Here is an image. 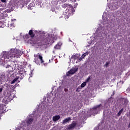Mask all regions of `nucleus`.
<instances>
[{
  "instance_id": "9d476101",
  "label": "nucleus",
  "mask_w": 130,
  "mask_h": 130,
  "mask_svg": "<svg viewBox=\"0 0 130 130\" xmlns=\"http://www.w3.org/2000/svg\"><path fill=\"white\" fill-rule=\"evenodd\" d=\"M33 120H34V119L33 118H28L26 121L27 125L29 126L30 125V124H32V122H33Z\"/></svg>"
},
{
  "instance_id": "aec40b11",
  "label": "nucleus",
  "mask_w": 130,
  "mask_h": 130,
  "mask_svg": "<svg viewBox=\"0 0 130 130\" xmlns=\"http://www.w3.org/2000/svg\"><path fill=\"white\" fill-rule=\"evenodd\" d=\"M101 105H102L101 104L96 105L93 108V109H97V108H100V107H101Z\"/></svg>"
},
{
  "instance_id": "412c9836",
  "label": "nucleus",
  "mask_w": 130,
  "mask_h": 130,
  "mask_svg": "<svg viewBox=\"0 0 130 130\" xmlns=\"http://www.w3.org/2000/svg\"><path fill=\"white\" fill-rule=\"evenodd\" d=\"M71 58L72 59H78V56H76V55H72V56L71 57Z\"/></svg>"
},
{
  "instance_id": "473e14b6",
  "label": "nucleus",
  "mask_w": 130,
  "mask_h": 130,
  "mask_svg": "<svg viewBox=\"0 0 130 130\" xmlns=\"http://www.w3.org/2000/svg\"><path fill=\"white\" fill-rule=\"evenodd\" d=\"M68 89H67V88H65V89H64V91H65V92H68Z\"/></svg>"
},
{
  "instance_id": "7ed1b4c3",
  "label": "nucleus",
  "mask_w": 130,
  "mask_h": 130,
  "mask_svg": "<svg viewBox=\"0 0 130 130\" xmlns=\"http://www.w3.org/2000/svg\"><path fill=\"white\" fill-rule=\"evenodd\" d=\"M35 58L34 60L36 63H39V60H38L40 59V61L41 63H44V60H43V57H42V55H40V54L38 53V54H34V55Z\"/></svg>"
},
{
  "instance_id": "c85d7f7f",
  "label": "nucleus",
  "mask_w": 130,
  "mask_h": 130,
  "mask_svg": "<svg viewBox=\"0 0 130 130\" xmlns=\"http://www.w3.org/2000/svg\"><path fill=\"white\" fill-rule=\"evenodd\" d=\"M25 38H27V39L29 38V35L26 34L25 36Z\"/></svg>"
},
{
  "instance_id": "4468645a",
  "label": "nucleus",
  "mask_w": 130,
  "mask_h": 130,
  "mask_svg": "<svg viewBox=\"0 0 130 130\" xmlns=\"http://www.w3.org/2000/svg\"><path fill=\"white\" fill-rule=\"evenodd\" d=\"M60 47L61 45L59 44H57L54 46V49H60Z\"/></svg>"
},
{
  "instance_id": "f257e3e1",
  "label": "nucleus",
  "mask_w": 130,
  "mask_h": 130,
  "mask_svg": "<svg viewBox=\"0 0 130 130\" xmlns=\"http://www.w3.org/2000/svg\"><path fill=\"white\" fill-rule=\"evenodd\" d=\"M53 39L52 37L49 36L46 37L43 34H40L35 39V43L38 44L39 45L50 44V43H53V42H54Z\"/></svg>"
},
{
  "instance_id": "b1692460",
  "label": "nucleus",
  "mask_w": 130,
  "mask_h": 130,
  "mask_svg": "<svg viewBox=\"0 0 130 130\" xmlns=\"http://www.w3.org/2000/svg\"><path fill=\"white\" fill-rule=\"evenodd\" d=\"M82 89V88H81V87L79 86L77 89L76 90V92H77L78 93H79V92H80L81 91V90Z\"/></svg>"
},
{
  "instance_id": "2f4dec72",
  "label": "nucleus",
  "mask_w": 130,
  "mask_h": 130,
  "mask_svg": "<svg viewBox=\"0 0 130 130\" xmlns=\"http://www.w3.org/2000/svg\"><path fill=\"white\" fill-rule=\"evenodd\" d=\"M81 57H82V58H85V56L84 55V54H83L82 55Z\"/></svg>"
},
{
  "instance_id": "39448f33",
  "label": "nucleus",
  "mask_w": 130,
  "mask_h": 130,
  "mask_svg": "<svg viewBox=\"0 0 130 130\" xmlns=\"http://www.w3.org/2000/svg\"><path fill=\"white\" fill-rule=\"evenodd\" d=\"M66 12L73 14H74V12H75V9H74V8L72 5H69L66 9Z\"/></svg>"
},
{
  "instance_id": "393cba45",
  "label": "nucleus",
  "mask_w": 130,
  "mask_h": 130,
  "mask_svg": "<svg viewBox=\"0 0 130 130\" xmlns=\"http://www.w3.org/2000/svg\"><path fill=\"white\" fill-rule=\"evenodd\" d=\"M34 5L33 4V3H30L29 4V5H28V9H31V8H32V7H34Z\"/></svg>"
},
{
  "instance_id": "a878e982",
  "label": "nucleus",
  "mask_w": 130,
  "mask_h": 130,
  "mask_svg": "<svg viewBox=\"0 0 130 130\" xmlns=\"http://www.w3.org/2000/svg\"><path fill=\"white\" fill-rule=\"evenodd\" d=\"M109 65V62H106L105 64V67H106V68H107Z\"/></svg>"
},
{
  "instance_id": "f03ea898",
  "label": "nucleus",
  "mask_w": 130,
  "mask_h": 130,
  "mask_svg": "<svg viewBox=\"0 0 130 130\" xmlns=\"http://www.w3.org/2000/svg\"><path fill=\"white\" fill-rule=\"evenodd\" d=\"M24 52L23 51H21L19 49H16L15 50V53L13 52H6L4 54V62H9V61H11L12 60V58H15V57H16L18 58V57H20L21 55H22Z\"/></svg>"
},
{
  "instance_id": "72a5a7b5",
  "label": "nucleus",
  "mask_w": 130,
  "mask_h": 130,
  "mask_svg": "<svg viewBox=\"0 0 130 130\" xmlns=\"http://www.w3.org/2000/svg\"><path fill=\"white\" fill-rule=\"evenodd\" d=\"M1 92H3V88H0V93Z\"/></svg>"
},
{
  "instance_id": "f704fd0d",
  "label": "nucleus",
  "mask_w": 130,
  "mask_h": 130,
  "mask_svg": "<svg viewBox=\"0 0 130 130\" xmlns=\"http://www.w3.org/2000/svg\"><path fill=\"white\" fill-rule=\"evenodd\" d=\"M113 95H114V91H113Z\"/></svg>"
},
{
  "instance_id": "20e7f679",
  "label": "nucleus",
  "mask_w": 130,
  "mask_h": 130,
  "mask_svg": "<svg viewBox=\"0 0 130 130\" xmlns=\"http://www.w3.org/2000/svg\"><path fill=\"white\" fill-rule=\"evenodd\" d=\"M79 70L78 68H73L70 70L68 72V74H67V77H70V75H74L76 72Z\"/></svg>"
},
{
  "instance_id": "9b49d317",
  "label": "nucleus",
  "mask_w": 130,
  "mask_h": 130,
  "mask_svg": "<svg viewBox=\"0 0 130 130\" xmlns=\"http://www.w3.org/2000/svg\"><path fill=\"white\" fill-rule=\"evenodd\" d=\"M60 118V116L59 115H56L53 117V121H57V120H59Z\"/></svg>"
},
{
  "instance_id": "1a4fd4ad",
  "label": "nucleus",
  "mask_w": 130,
  "mask_h": 130,
  "mask_svg": "<svg viewBox=\"0 0 130 130\" xmlns=\"http://www.w3.org/2000/svg\"><path fill=\"white\" fill-rule=\"evenodd\" d=\"M18 74L21 76L20 79L22 80V79L24 78V75H23L24 74V69H21L20 70L18 71Z\"/></svg>"
},
{
  "instance_id": "5701e85b",
  "label": "nucleus",
  "mask_w": 130,
  "mask_h": 130,
  "mask_svg": "<svg viewBox=\"0 0 130 130\" xmlns=\"http://www.w3.org/2000/svg\"><path fill=\"white\" fill-rule=\"evenodd\" d=\"M77 60L78 62L82 61V60H83V58L81 57H77Z\"/></svg>"
},
{
  "instance_id": "7c9ffc66",
  "label": "nucleus",
  "mask_w": 130,
  "mask_h": 130,
  "mask_svg": "<svg viewBox=\"0 0 130 130\" xmlns=\"http://www.w3.org/2000/svg\"><path fill=\"white\" fill-rule=\"evenodd\" d=\"M53 60V58H52L51 60L50 59L49 60V62H51V61H52Z\"/></svg>"
},
{
  "instance_id": "6ab92c4d",
  "label": "nucleus",
  "mask_w": 130,
  "mask_h": 130,
  "mask_svg": "<svg viewBox=\"0 0 130 130\" xmlns=\"http://www.w3.org/2000/svg\"><path fill=\"white\" fill-rule=\"evenodd\" d=\"M90 80H91V76H88V78L86 79L85 82L86 83H88L90 82Z\"/></svg>"
},
{
  "instance_id": "f8f14e48",
  "label": "nucleus",
  "mask_w": 130,
  "mask_h": 130,
  "mask_svg": "<svg viewBox=\"0 0 130 130\" xmlns=\"http://www.w3.org/2000/svg\"><path fill=\"white\" fill-rule=\"evenodd\" d=\"M128 102V101L126 99H122V104H123V105H126Z\"/></svg>"
},
{
  "instance_id": "a211bd4d",
  "label": "nucleus",
  "mask_w": 130,
  "mask_h": 130,
  "mask_svg": "<svg viewBox=\"0 0 130 130\" xmlns=\"http://www.w3.org/2000/svg\"><path fill=\"white\" fill-rule=\"evenodd\" d=\"M9 27V28H10V29H13V28L15 27V24H14V23H12L11 24H10Z\"/></svg>"
},
{
  "instance_id": "dca6fc26",
  "label": "nucleus",
  "mask_w": 130,
  "mask_h": 130,
  "mask_svg": "<svg viewBox=\"0 0 130 130\" xmlns=\"http://www.w3.org/2000/svg\"><path fill=\"white\" fill-rule=\"evenodd\" d=\"M19 78H20V77H17L16 78L13 79L11 82V84H14V83H15V82H17V80H18L19 79Z\"/></svg>"
},
{
  "instance_id": "4be33fe9",
  "label": "nucleus",
  "mask_w": 130,
  "mask_h": 130,
  "mask_svg": "<svg viewBox=\"0 0 130 130\" xmlns=\"http://www.w3.org/2000/svg\"><path fill=\"white\" fill-rule=\"evenodd\" d=\"M62 7L64 8V9H66V8H68L69 7V4H64L62 5Z\"/></svg>"
},
{
  "instance_id": "bb28decb",
  "label": "nucleus",
  "mask_w": 130,
  "mask_h": 130,
  "mask_svg": "<svg viewBox=\"0 0 130 130\" xmlns=\"http://www.w3.org/2000/svg\"><path fill=\"white\" fill-rule=\"evenodd\" d=\"M2 3H4V4H7V0H1Z\"/></svg>"
},
{
  "instance_id": "2eb2a0df",
  "label": "nucleus",
  "mask_w": 130,
  "mask_h": 130,
  "mask_svg": "<svg viewBox=\"0 0 130 130\" xmlns=\"http://www.w3.org/2000/svg\"><path fill=\"white\" fill-rule=\"evenodd\" d=\"M123 112V108H122L117 113V116H120L121 115V113Z\"/></svg>"
},
{
  "instance_id": "0eeeda50",
  "label": "nucleus",
  "mask_w": 130,
  "mask_h": 130,
  "mask_svg": "<svg viewBox=\"0 0 130 130\" xmlns=\"http://www.w3.org/2000/svg\"><path fill=\"white\" fill-rule=\"evenodd\" d=\"M38 33H39V32L37 30H35L33 32V30H32V29L29 30V31L28 32V34L31 38H33V37H34V36H35V34H37Z\"/></svg>"
},
{
  "instance_id": "6e6552de",
  "label": "nucleus",
  "mask_w": 130,
  "mask_h": 130,
  "mask_svg": "<svg viewBox=\"0 0 130 130\" xmlns=\"http://www.w3.org/2000/svg\"><path fill=\"white\" fill-rule=\"evenodd\" d=\"M77 125V122L73 121L70 125H69L68 128L69 129H72V128H74Z\"/></svg>"
},
{
  "instance_id": "f3484780",
  "label": "nucleus",
  "mask_w": 130,
  "mask_h": 130,
  "mask_svg": "<svg viewBox=\"0 0 130 130\" xmlns=\"http://www.w3.org/2000/svg\"><path fill=\"white\" fill-rule=\"evenodd\" d=\"M87 85V82H85V81L83 83H82L80 85V88H84Z\"/></svg>"
},
{
  "instance_id": "ddd939ff",
  "label": "nucleus",
  "mask_w": 130,
  "mask_h": 130,
  "mask_svg": "<svg viewBox=\"0 0 130 130\" xmlns=\"http://www.w3.org/2000/svg\"><path fill=\"white\" fill-rule=\"evenodd\" d=\"M70 120H71V117L67 118L62 121V123L63 124H66V123H67V122H69Z\"/></svg>"
},
{
  "instance_id": "c756f323",
  "label": "nucleus",
  "mask_w": 130,
  "mask_h": 130,
  "mask_svg": "<svg viewBox=\"0 0 130 130\" xmlns=\"http://www.w3.org/2000/svg\"><path fill=\"white\" fill-rule=\"evenodd\" d=\"M8 68H10V69H12V66L10 65H7V66L6 67V69H8Z\"/></svg>"
},
{
  "instance_id": "423d86ee",
  "label": "nucleus",
  "mask_w": 130,
  "mask_h": 130,
  "mask_svg": "<svg viewBox=\"0 0 130 130\" xmlns=\"http://www.w3.org/2000/svg\"><path fill=\"white\" fill-rule=\"evenodd\" d=\"M73 15L72 13H70V12H64L63 14L62 15V18H64V19H69L71 16Z\"/></svg>"
},
{
  "instance_id": "cd10ccee",
  "label": "nucleus",
  "mask_w": 130,
  "mask_h": 130,
  "mask_svg": "<svg viewBox=\"0 0 130 130\" xmlns=\"http://www.w3.org/2000/svg\"><path fill=\"white\" fill-rule=\"evenodd\" d=\"M89 54V53L88 52H86L83 54V55L86 56V55H88Z\"/></svg>"
}]
</instances>
